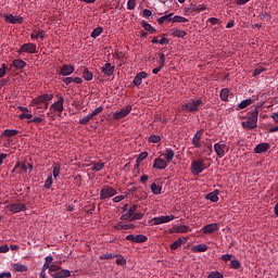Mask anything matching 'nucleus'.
<instances>
[{
	"instance_id": "obj_15",
	"label": "nucleus",
	"mask_w": 278,
	"mask_h": 278,
	"mask_svg": "<svg viewBox=\"0 0 278 278\" xmlns=\"http://www.w3.org/2000/svg\"><path fill=\"white\" fill-rule=\"evenodd\" d=\"M203 129L198 130L192 138V144L195 147V149H201V138H203Z\"/></svg>"
},
{
	"instance_id": "obj_30",
	"label": "nucleus",
	"mask_w": 278,
	"mask_h": 278,
	"mask_svg": "<svg viewBox=\"0 0 278 278\" xmlns=\"http://www.w3.org/2000/svg\"><path fill=\"white\" fill-rule=\"evenodd\" d=\"M83 77L86 81H92V72H90L88 67H85L83 71Z\"/></svg>"
},
{
	"instance_id": "obj_57",
	"label": "nucleus",
	"mask_w": 278,
	"mask_h": 278,
	"mask_svg": "<svg viewBox=\"0 0 278 278\" xmlns=\"http://www.w3.org/2000/svg\"><path fill=\"white\" fill-rule=\"evenodd\" d=\"M8 68V65H5V63H3L0 67V79L1 77H4L5 76V71Z\"/></svg>"
},
{
	"instance_id": "obj_60",
	"label": "nucleus",
	"mask_w": 278,
	"mask_h": 278,
	"mask_svg": "<svg viewBox=\"0 0 278 278\" xmlns=\"http://www.w3.org/2000/svg\"><path fill=\"white\" fill-rule=\"evenodd\" d=\"M74 83V78L73 77H65L63 78V84H65L66 86H70V84Z\"/></svg>"
},
{
	"instance_id": "obj_7",
	"label": "nucleus",
	"mask_w": 278,
	"mask_h": 278,
	"mask_svg": "<svg viewBox=\"0 0 278 278\" xmlns=\"http://www.w3.org/2000/svg\"><path fill=\"white\" fill-rule=\"evenodd\" d=\"M8 210L12 212V214H18V212H25L27 206L25 203H13L8 206Z\"/></svg>"
},
{
	"instance_id": "obj_1",
	"label": "nucleus",
	"mask_w": 278,
	"mask_h": 278,
	"mask_svg": "<svg viewBox=\"0 0 278 278\" xmlns=\"http://www.w3.org/2000/svg\"><path fill=\"white\" fill-rule=\"evenodd\" d=\"M201 105H203V100L191 99L187 103L181 105V110L182 112H189L191 114H194V112H199V110H201Z\"/></svg>"
},
{
	"instance_id": "obj_17",
	"label": "nucleus",
	"mask_w": 278,
	"mask_h": 278,
	"mask_svg": "<svg viewBox=\"0 0 278 278\" xmlns=\"http://www.w3.org/2000/svg\"><path fill=\"white\" fill-rule=\"evenodd\" d=\"M201 231H203L204 233H214V231H218V224L217 223L207 224L202 227Z\"/></svg>"
},
{
	"instance_id": "obj_25",
	"label": "nucleus",
	"mask_w": 278,
	"mask_h": 278,
	"mask_svg": "<svg viewBox=\"0 0 278 278\" xmlns=\"http://www.w3.org/2000/svg\"><path fill=\"white\" fill-rule=\"evenodd\" d=\"M164 157L167 164H170V162H173V159L175 157V151H173V149L170 148H166Z\"/></svg>"
},
{
	"instance_id": "obj_35",
	"label": "nucleus",
	"mask_w": 278,
	"mask_h": 278,
	"mask_svg": "<svg viewBox=\"0 0 278 278\" xmlns=\"http://www.w3.org/2000/svg\"><path fill=\"white\" fill-rule=\"evenodd\" d=\"M151 192H153L154 194H162V187L156 185L155 182H153L150 186Z\"/></svg>"
},
{
	"instance_id": "obj_52",
	"label": "nucleus",
	"mask_w": 278,
	"mask_h": 278,
	"mask_svg": "<svg viewBox=\"0 0 278 278\" xmlns=\"http://www.w3.org/2000/svg\"><path fill=\"white\" fill-rule=\"evenodd\" d=\"M127 10H136V0L127 1Z\"/></svg>"
},
{
	"instance_id": "obj_46",
	"label": "nucleus",
	"mask_w": 278,
	"mask_h": 278,
	"mask_svg": "<svg viewBox=\"0 0 278 278\" xmlns=\"http://www.w3.org/2000/svg\"><path fill=\"white\" fill-rule=\"evenodd\" d=\"M165 63H166V55L164 53H160L159 66H161V68H164Z\"/></svg>"
},
{
	"instance_id": "obj_19",
	"label": "nucleus",
	"mask_w": 278,
	"mask_h": 278,
	"mask_svg": "<svg viewBox=\"0 0 278 278\" xmlns=\"http://www.w3.org/2000/svg\"><path fill=\"white\" fill-rule=\"evenodd\" d=\"M147 72H140L137 74L132 80L134 86H140L142 84V79H147Z\"/></svg>"
},
{
	"instance_id": "obj_55",
	"label": "nucleus",
	"mask_w": 278,
	"mask_h": 278,
	"mask_svg": "<svg viewBox=\"0 0 278 278\" xmlns=\"http://www.w3.org/2000/svg\"><path fill=\"white\" fill-rule=\"evenodd\" d=\"M266 67H258L253 71V77H257L261 73L265 72Z\"/></svg>"
},
{
	"instance_id": "obj_27",
	"label": "nucleus",
	"mask_w": 278,
	"mask_h": 278,
	"mask_svg": "<svg viewBox=\"0 0 278 278\" xmlns=\"http://www.w3.org/2000/svg\"><path fill=\"white\" fill-rule=\"evenodd\" d=\"M205 199L212 201V203H218V190L207 193Z\"/></svg>"
},
{
	"instance_id": "obj_11",
	"label": "nucleus",
	"mask_w": 278,
	"mask_h": 278,
	"mask_svg": "<svg viewBox=\"0 0 278 278\" xmlns=\"http://www.w3.org/2000/svg\"><path fill=\"white\" fill-rule=\"evenodd\" d=\"M4 21L5 23H11L12 25H21V23H23V17L21 16H15L12 14H7L4 15Z\"/></svg>"
},
{
	"instance_id": "obj_42",
	"label": "nucleus",
	"mask_w": 278,
	"mask_h": 278,
	"mask_svg": "<svg viewBox=\"0 0 278 278\" xmlns=\"http://www.w3.org/2000/svg\"><path fill=\"white\" fill-rule=\"evenodd\" d=\"M131 218H134V217H132V215L129 212L123 214L119 217L121 220H129V223H134V219H131Z\"/></svg>"
},
{
	"instance_id": "obj_13",
	"label": "nucleus",
	"mask_w": 278,
	"mask_h": 278,
	"mask_svg": "<svg viewBox=\"0 0 278 278\" xmlns=\"http://www.w3.org/2000/svg\"><path fill=\"white\" fill-rule=\"evenodd\" d=\"M51 110L60 113L64 112V98L60 97L59 100L50 106V112Z\"/></svg>"
},
{
	"instance_id": "obj_26",
	"label": "nucleus",
	"mask_w": 278,
	"mask_h": 278,
	"mask_svg": "<svg viewBox=\"0 0 278 278\" xmlns=\"http://www.w3.org/2000/svg\"><path fill=\"white\" fill-rule=\"evenodd\" d=\"M170 33H172V36H174V38H186V36H188L186 30H180L178 28H173Z\"/></svg>"
},
{
	"instance_id": "obj_58",
	"label": "nucleus",
	"mask_w": 278,
	"mask_h": 278,
	"mask_svg": "<svg viewBox=\"0 0 278 278\" xmlns=\"http://www.w3.org/2000/svg\"><path fill=\"white\" fill-rule=\"evenodd\" d=\"M128 212L134 216L136 214V212H138V205L137 204H132Z\"/></svg>"
},
{
	"instance_id": "obj_59",
	"label": "nucleus",
	"mask_w": 278,
	"mask_h": 278,
	"mask_svg": "<svg viewBox=\"0 0 278 278\" xmlns=\"http://www.w3.org/2000/svg\"><path fill=\"white\" fill-rule=\"evenodd\" d=\"M41 96H43V99H45L46 103H49V101L53 100V94H51V93H45V94H41Z\"/></svg>"
},
{
	"instance_id": "obj_9",
	"label": "nucleus",
	"mask_w": 278,
	"mask_h": 278,
	"mask_svg": "<svg viewBox=\"0 0 278 278\" xmlns=\"http://www.w3.org/2000/svg\"><path fill=\"white\" fill-rule=\"evenodd\" d=\"M75 73V66L71 64H65L61 67L59 75H62L63 77H68V75H73Z\"/></svg>"
},
{
	"instance_id": "obj_33",
	"label": "nucleus",
	"mask_w": 278,
	"mask_h": 278,
	"mask_svg": "<svg viewBox=\"0 0 278 278\" xmlns=\"http://www.w3.org/2000/svg\"><path fill=\"white\" fill-rule=\"evenodd\" d=\"M16 168L21 169L20 175L22 173H27V165H25V163H16L14 168H13V170H12V173H14V170H16Z\"/></svg>"
},
{
	"instance_id": "obj_53",
	"label": "nucleus",
	"mask_w": 278,
	"mask_h": 278,
	"mask_svg": "<svg viewBox=\"0 0 278 278\" xmlns=\"http://www.w3.org/2000/svg\"><path fill=\"white\" fill-rule=\"evenodd\" d=\"M53 186V177H48L45 181V188L49 189Z\"/></svg>"
},
{
	"instance_id": "obj_18",
	"label": "nucleus",
	"mask_w": 278,
	"mask_h": 278,
	"mask_svg": "<svg viewBox=\"0 0 278 278\" xmlns=\"http://www.w3.org/2000/svg\"><path fill=\"white\" fill-rule=\"evenodd\" d=\"M11 268L13 273H27V270H29L27 265H23L21 263H13Z\"/></svg>"
},
{
	"instance_id": "obj_34",
	"label": "nucleus",
	"mask_w": 278,
	"mask_h": 278,
	"mask_svg": "<svg viewBox=\"0 0 278 278\" xmlns=\"http://www.w3.org/2000/svg\"><path fill=\"white\" fill-rule=\"evenodd\" d=\"M3 136H5L7 138H12L14 136H18V130L15 129H5L3 131Z\"/></svg>"
},
{
	"instance_id": "obj_49",
	"label": "nucleus",
	"mask_w": 278,
	"mask_h": 278,
	"mask_svg": "<svg viewBox=\"0 0 278 278\" xmlns=\"http://www.w3.org/2000/svg\"><path fill=\"white\" fill-rule=\"evenodd\" d=\"M144 217V213H135L134 216L131 217V220H142V218Z\"/></svg>"
},
{
	"instance_id": "obj_5",
	"label": "nucleus",
	"mask_w": 278,
	"mask_h": 278,
	"mask_svg": "<svg viewBox=\"0 0 278 278\" xmlns=\"http://www.w3.org/2000/svg\"><path fill=\"white\" fill-rule=\"evenodd\" d=\"M214 151H215L217 157L223 159V157H225V153H227V151H229V148L227 147V144H225L223 142H217L214 144Z\"/></svg>"
},
{
	"instance_id": "obj_47",
	"label": "nucleus",
	"mask_w": 278,
	"mask_h": 278,
	"mask_svg": "<svg viewBox=\"0 0 278 278\" xmlns=\"http://www.w3.org/2000/svg\"><path fill=\"white\" fill-rule=\"evenodd\" d=\"M53 177L54 179H56L58 177H60V165L59 164H54L53 165Z\"/></svg>"
},
{
	"instance_id": "obj_28",
	"label": "nucleus",
	"mask_w": 278,
	"mask_h": 278,
	"mask_svg": "<svg viewBox=\"0 0 278 278\" xmlns=\"http://www.w3.org/2000/svg\"><path fill=\"white\" fill-rule=\"evenodd\" d=\"M147 157H149V152H141L136 160V168H138V166H140V163L144 162Z\"/></svg>"
},
{
	"instance_id": "obj_24",
	"label": "nucleus",
	"mask_w": 278,
	"mask_h": 278,
	"mask_svg": "<svg viewBox=\"0 0 278 278\" xmlns=\"http://www.w3.org/2000/svg\"><path fill=\"white\" fill-rule=\"evenodd\" d=\"M115 229H117V230L124 229L125 231H127L129 229H136V225H134V224H124L123 222H119L115 226Z\"/></svg>"
},
{
	"instance_id": "obj_23",
	"label": "nucleus",
	"mask_w": 278,
	"mask_h": 278,
	"mask_svg": "<svg viewBox=\"0 0 278 278\" xmlns=\"http://www.w3.org/2000/svg\"><path fill=\"white\" fill-rule=\"evenodd\" d=\"M188 231H192V229H190V227L186 226V225H181V226H177L174 228V230H170V233L175 232V233H188Z\"/></svg>"
},
{
	"instance_id": "obj_48",
	"label": "nucleus",
	"mask_w": 278,
	"mask_h": 278,
	"mask_svg": "<svg viewBox=\"0 0 278 278\" xmlns=\"http://www.w3.org/2000/svg\"><path fill=\"white\" fill-rule=\"evenodd\" d=\"M185 11L188 12L189 14H192V12H197V5L189 4L188 7L185 8Z\"/></svg>"
},
{
	"instance_id": "obj_45",
	"label": "nucleus",
	"mask_w": 278,
	"mask_h": 278,
	"mask_svg": "<svg viewBox=\"0 0 278 278\" xmlns=\"http://www.w3.org/2000/svg\"><path fill=\"white\" fill-rule=\"evenodd\" d=\"M104 166H105L104 163H94L92 166V170H96V173H99V170H103Z\"/></svg>"
},
{
	"instance_id": "obj_16",
	"label": "nucleus",
	"mask_w": 278,
	"mask_h": 278,
	"mask_svg": "<svg viewBox=\"0 0 278 278\" xmlns=\"http://www.w3.org/2000/svg\"><path fill=\"white\" fill-rule=\"evenodd\" d=\"M101 71L106 77H112L114 75V71L116 67L112 65V63H105L104 66L101 67Z\"/></svg>"
},
{
	"instance_id": "obj_56",
	"label": "nucleus",
	"mask_w": 278,
	"mask_h": 278,
	"mask_svg": "<svg viewBox=\"0 0 278 278\" xmlns=\"http://www.w3.org/2000/svg\"><path fill=\"white\" fill-rule=\"evenodd\" d=\"M222 260L224 262H231L233 260V256H232V254H223Z\"/></svg>"
},
{
	"instance_id": "obj_6",
	"label": "nucleus",
	"mask_w": 278,
	"mask_h": 278,
	"mask_svg": "<svg viewBox=\"0 0 278 278\" xmlns=\"http://www.w3.org/2000/svg\"><path fill=\"white\" fill-rule=\"evenodd\" d=\"M170 220H175V215H165L152 218L154 225H164V223H170Z\"/></svg>"
},
{
	"instance_id": "obj_62",
	"label": "nucleus",
	"mask_w": 278,
	"mask_h": 278,
	"mask_svg": "<svg viewBox=\"0 0 278 278\" xmlns=\"http://www.w3.org/2000/svg\"><path fill=\"white\" fill-rule=\"evenodd\" d=\"M10 251V247L8 244L0 245V253H8Z\"/></svg>"
},
{
	"instance_id": "obj_3",
	"label": "nucleus",
	"mask_w": 278,
	"mask_h": 278,
	"mask_svg": "<svg viewBox=\"0 0 278 278\" xmlns=\"http://www.w3.org/2000/svg\"><path fill=\"white\" fill-rule=\"evenodd\" d=\"M207 169V165L202 160H194L191 162V173L192 175H201L203 170Z\"/></svg>"
},
{
	"instance_id": "obj_40",
	"label": "nucleus",
	"mask_w": 278,
	"mask_h": 278,
	"mask_svg": "<svg viewBox=\"0 0 278 278\" xmlns=\"http://www.w3.org/2000/svg\"><path fill=\"white\" fill-rule=\"evenodd\" d=\"M173 23H188V18L181 16V15H176L172 18Z\"/></svg>"
},
{
	"instance_id": "obj_51",
	"label": "nucleus",
	"mask_w": 278,
	"mask_h": 278,
	"mask_svg": "<svg viewBox=\"0 0 278 278\" xmlns=\"http://www.w3.org/2000/svg\"><path fill=\"white\" fill-rule=\"evenodd\" d=\"M34 103H35V105H38L40 103H47V102L45 100V97L41 94V96L37 97L36 99H34Z\"/></svg>"
},
{
	"instance_id": "obj_64",
	"label": "nucleus",
	"mask_w": 278,
	"mask_h": 278,
	"mask_svg": "<svg viewBox=\"0 0 278 278\" xmlns=\"http://www.w3.org/2000/svg\"><path fill=\"white\" fill-rule=\"evenodd\" d=\"M0 278H12V274L10 271H5L0 274Z\"/></svg>"
},
{
	"instance_id": "obj_31",
	"label": "nucleus",
	"mask_w": 278,
	"mask_h": 278,
	"mask_svg": "<svg viewBox=\"0 0 278 278\" xmlns=\"http://www.w3.org/2000/svg\"><path fill=\"white\" fill-rule=\"evenodd\" d=\"M195 253H205L207 251V245L205 243L198 244L193 248Z\"/></svg>"
},
{
	"instance_id": "obj_14",
	"label": "nucleus",
	"mask_w": 278,
	"mask_h": 278,
	"mask_svg": "<svg viewBox=\"0 0 278 278\" xmlns=\"http://www.w3.org/2000/svg\"><path fill=\"white\" fill-rule=\"evenodd\" d=\"M168 166V162L166 160L156 157L153 163V168H156L157 170H164Z\"/></svg>"
},
{
	"instance_id": "obj_38",
	"label": "nucleus",
	"mask_w": 278,
	"mask_h": 278,
	"mask_svg": "<svg viewBox=\"0 0 278 278\" xmlns=\"http://www.w3.org/2000/svg\"><path fill=\"white\" fill-rule=\"evenodd\" d=\"M170 16H173V13L160 17L157 20L159 25H164V23H166V21H173V17H170Z\"/></svg>"
},
{
	"instance_id": "obj_61",
	"label": "nucleus",
	"mask_w": 278,
	"mask_h": 278,
	"mask_svg": "<svg viewBox=\"0 0 278 278\" xmlns=\"http://www.w3.org/2000/svg\"><path fill=\"white\" fill-rule=\"evenodd\" d=\"M20 118H21V121H23L25 118L29 119V118H33V115L29 113H22V114H20Z\"/></svg>"
},
{
	"instance_id": "obj_8",
	"label": "nucleus",
	"mask_w": 278,
	"mask_h": 278,
	"mask_svg": "<svg viewBox=\"0 0 278 278\" xmlns=\"http://www.w3.org/2000/svg\"><path fill=\"white\" fill-rule=\"evenodd\" d=\"M36 49H37L36 43H24L20 48L18 53H38Z\"/></svg>"
},
{
	"instance_id": "obj_44",
	"label": "nucleus",
	"mask_w": 278,
	"mask_h": 278,
	"mask_svg": "<svg viewBox=\"0 0 278 278\" xmlns=\"http://www.w3.org/2000/svg\"><path fill=\"white\" fill-rule=\"evenodd\" d=\"M162 140V137L157 135H152L149 137V142H153L154 144H157Z\"/></svg>"
},
{
	"instance_id": "obj_54",
	"label": "nucleus",
	"mask_w": 278,
	"mask_h": 278,
	"mask_svg": "<svg viewBox=\"0 0 278 278\" xmlns=\"http://www.w3.org/2000/svg\"><path fill=\"white\" fill-rule=\"evenodd\" d=\"M223 274H220L219 271H212L207 278H223Z\"/></svg>"
},
{
	"instance_id": "obj_20",
	"label": "nucleus",
	"mask_w": 278,
	"mask_h": 278,
	"mask_svg": "<svg viewBox=\"0 0 278 278\" xmlns=\"http://www.w3.org/2000/svg\"><path fill=\"white\" fill-rule=\"evenodd\" d=\"M12 66H14V68L17 71H21L27 66V63L21 59H15L12 61Z\"/></svg>"
},
{
	"instance_id": "obj_21",
	"label": "nucleus",
	"mask_w": 278,
	"mask_h": 278,
	"mask_svg": "<svg viewBox=\"0 0 278 278\" xmlns=\"http://www.w3.org/2000/svg\"><path fill=\"white\" fill-rule=\"evenodd\" d=\"M53 278H67L71 277V270L68 269H61L54 274H52Z\"/></svg>"
},
{
	"instance_id": "obj_39",
	"label": "nucleus",
	"mask_w": 278,
	"mask_h": 278,
	"mask_svg": "<svg viewBox=\"0 0 278 278\" xmlns=\"http://www.w3.org/2000/svg\"><path fill=\"white\" fill-rule=\"evenodd\" d=\"M92 115L88 114L85 117L79 119V125H88V123H90V121H92Z\"/></svg>"
},
{
	"instance_id": "obj_43",
	"label": "nucleus",
	"mask_w": 278,
	"mask_h": 278,
	"mask_svg": "<svg viewBox=\"0 0 278 278\" xmlns=\"http://www.w3.org/2000/svg\"><path fill=\"white\" fill-rule=\"evenodd\" d=\"M240 266H241L240 261L236 258H232V261H230V268H235V270H238Z\"/></svg>"
},
{
	"instance_id": "obj_29",
	"label": "nucleus",
	"mask_w": 278,
	"mask_h": 278,
	"mask_svg": "<svg viewBox=\"0 0 278 278\" xmlns=\"http://www.w3.org/2000/svg\"><path fill=\"white\" fill-rule=\"evenodd\" d=\"M141 26L146 29V31H150V34H157V29L144 21L141 23Z\"/></svg>"
},
{
	"instance_id": "obj_50",
	"label": "nucleus",
	"mask_w": 278,
	"mask_h": 278,
	"mask_svg": "<svg viewBox=\"0 0 278 278\" xmlns=\"http://www.w3.org/2000/svg\"><path fill=\"white\" fill-rule=\"evenodd\" d=\"M103 112V106L97 108L92 113H90L91 117L94 118V116H99Z\"/></svg>"
},
{
	"instance_id": "obj_10",
	"label": "nucleus",
	"mask_w": 278,
	"mask_h": 278,
	"mask_svg": "<svg viewBox=\"0 0 278 278\" xmlns=\"http://www.w3.org/2000/svg\"><path fill=\"white\" fill-rule=\"evenodd\" d=\"M131 112V105H127L125 109H122L119 112H115L113 118L115 121H121V118H125Z\"/></svg>"
},
{
	"instance_id": "obj_12",
	"label": "nucleus",
	"mask_w": 278,
	"mask_h": 278,
	"mask_svg": "<svg viewBox=\"0 0 278 278\" xmlns=\"http://www.w3.org/2000/svg\"><path fill=\"white\" fill-rule=\"evenodd\" d=\"M126 240H128L129 242H136V243H140V242H147V240H149V238H147V236L144 235H128L126 236Z\"/></svg>"
},
{
	"instance_id": "obj_4",
	"label": "nucleus",
	"mask_w": 278,
	"mask_h": 278,
	"mask_svg": "<svg viewBox=\"0 0 278 278\" xmlns=\"http://www.w3.org/2000/svg\"><path fill=\"white\" fill-rule=\"evenodd\" d=\"M117 191L114 187L104 186L100 191L101 201H105V199H112V197H116Z\"/></svg>"
},
{
	"instance_id": "obj_2",
	"label": "nucleus",
	"mask_w": 278,
	"mask_h": 278,
	"mask_svg": "<svg viewBox=\"0 0 278 278\" xmlns=\"http://www.w3.org/2000/svg\"><path fill=\"white\" fill-rule=\"evenodd\" d=\"M257 123H258V109L254 108V111H252V113H248V117L244 126L248 129H255L257 128Z\"/></svg>"
},
{
	"instance_id": "obj_22",
	"label": "nucleus",
	"mask_w": 278,
	"mask_h": 278,
	"mask_svg": "<svg viewBox=\"0 0 278 278\" xmlns=\"http://www.w3.org/2000/svg\"><path fill=\"white\" fill-rule=\"evenodd\" d=\"M269 150L268 142H262L261 144H256L254 148L255 153H264L265 151Z\"/></svg>"
},
{
	"instance_id": "obj_36",
	"label": "nucleus",
	"mask_w": 278,
	"mask_h": 278,
	"mask_svg": "<svg viewBox=\"0 0 278 278\" xmlns=\"http://www.w3.org/2000/svg\"><path fill=\"white\" fill-rule=\"evenodd\" d=\"M181 244H184V239L179 238L178 240L174 241L172 244H170V249L173 251H177V249H179V247H181Z\"/></svg>"
},
{
	"instance_id": "obj_32",
	"label": "nucleus",
	"mask_w": 278,
	"mask_h": 278,
	"mask_svg": "<svg viewBox=\"0 0 278 278\" xmlns=\"http://www.w3.org/2000/svg\"><path fill=\"white\" fill-rule=\"evenodd\" d=\"M219 97H220L222 101H228L229 100V89L228 88L222 89Z\"/></svg>"
},
{
	"instance_id": "obj_63",
	"label": "nucleus",
	"mask_w": 278,
	"mask_h": 278,
	"mask_svg": "<svg viewBox=\"0 0 278 278\" xmlns=\"http://www.w3.org/2000/svg\"><path fill=\"white\" fill-rule=\"evenodd\" d=\"M112 257H114V255L108 253V254H102L100 256V260H112Z\"/></svg>"
},
{
	"instance_id": "obj_41",
	"label": "nucleus",
	"mask_w": 278,
	"mask_h": 278,
	"mask_svg": "<svg viewBox=\"0 0 278 278\" xmlns=\"http://www.w3.org/2000/svg\"><path fill=\"white\" fill-rule=\"evenodd\" d=\"M60 271V266L52 264L49 267V275L53 277V275H55V273Z\"/></svg>"
},
{
	"instance_id": "obj_37",
	"label": "nucleus",
	"mask_w": 278,
	"mask_h": 278,
	"mask_svg": "<svg viewBox=\"0 0 278 278\" xmlns=\"http://www.w3.org/2000/svg\"><path fill=\"white\" fill-rule=\"evenodd\" d=\"M102 34H103V27L99 26L92 30L91 38H99V36Z\"/></svg>"
}]
</instances>
